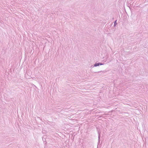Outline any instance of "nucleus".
<instances>
[{"mask_svg": "<svg viewBox=\"0 0 148 148\" xmlns=\"http://www.w3.org/2000/svg\"><path fill=\"white\" fill-rule=\"evenodd\" d=\"M98 140H99V143H100V133H99V132H98Z\"/></svg>", "mask_w": 148, "mask_h": 148, "instance_id": "obj_2", "label": "nucleus"}, {"mask_svg": "<svg viewBox=\"0 0 148 148\" xmlns=\"http://www.w3.org/2000/svg\"><path fill=\"white\" fill-rule=\"evenodd\" d=\"M104 64V63H96L94 64V66L95 67L99 65H103Z\"/></svg>", "mask_w": 148, "mask_h": 148, "instance_id": "obj_1", "label": "nucleus"}, {"mask_svg": "<svg viewBox=\"0 0 148 148\" xmlns=\"http://www.w3.org/2000/svg\"><path fill=\"white\" fill-rule=\"evenodd\" d=\"M105 72L106 71H98V72H97V73H105ZM95 73H97V72H95Z\"/></svg>", "mask_w": 148, "mask_h": 148, "instance_id": "obj_3", "label": "nucleus"}, {"mask_svg": "<svg viewBox=\"0 0 148 148\" xmlns=\"http://www.w3.org/2000/svg\"><path fill=\"white\" fill-rule=\"evenodd\" d=\"M117 20H116V21H115L114 22V27H115L116 25L117 24Z\"/></svg>", "mask_w": 148, "mask_h": 148, "instance_id": "obj_4", "label": "nucleus"}]
</instances>
